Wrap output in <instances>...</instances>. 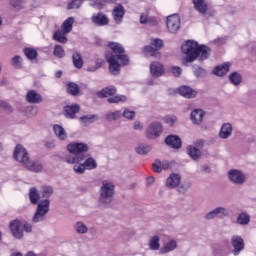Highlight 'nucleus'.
<instances>
[{
  "label": "nucleus",
  "mask_w": 256,
  "mask_h": 256,
  "mask_svg": "<svg viewBox=\"0 0 256 256\" xmlns=\"http://www.w3.org/2000/svg\"><path fill=\"white\" fill-rule=\"evenodd\" d=\"M24 166L32 172L39 173L42 171V165L39 162H31L28 160L27 164H24Z\"/></svg>",
  "instance_id": "obj_34"
},
{
  "label": "nucleus",
  "mask_w": 256,
  "mask_h": 256,
  "mask_svg": "<svg viewBox=\"0 0 256 256\" xmlns=\"http://www.w3.org/2000/svg\"><path fill=\"white\" fill-rule=\"evenodd\" d=\"M11 64L15 69H22L23 68V58L19 55H15L11 59Z\"/></svg>",
  "instance_id": "obj_40"
},
{
  "label": "nucleus",
  "mask_w": 256,
  "mask_h": 256,
  "mask_svg": "<svg viewBox=\"0 0 256 256\" xmlns=\"http://www.w3.org/2000/svg\"><path fill=\"white\" fill-rule=\"evenodd\" d=\"M149 246L151 250H158L160 248L159 238L157 236H154L150 240Z\"/></svg>",
  "instance_id": "obj_49"
},
{
  "label": "nucleus",
  "mask_w": 256,
  "mask_h": 256,
  "mask_svg": "<svg viewBox=\"0 0 256 256\" xmlns=\"http://www.w3.org/2000/svg\"><path fill=\"white\" fill-rule=\"evenodd\" d=\"M165 143L173 149H180L182 146V142L179 136H173V135L167 136Z\"/></svg>",
  "instance_id": "obj_22"
},
{
  "label": "nucleus",
  "mask_w": 256,
  "mask_h": 256,
  "mask_svg": "<svg viewBox=\"0 0 256 256\" xmlns=\"http://www.w3.org/2000/svg\"><path fill=\"white\" fill-rule=\"evenodd\" d=\"M121 117V112H119V110H116V112H108V114H106V119L108 121H116Z\"/></svg>",
  "instance_id": "obj_47"
},
{
  "label": "nucleus",
  "mask_w": 256,
  "mask_h": 256,
  "mask_svg": "<svg viewBox=\"0 0 256 256\" xmlns=\"http://www.w3.org/2000/svg\"><path fill=\"white\" fill-rule=\"evenodd\" d=\"M85 158V154H79V156H66L65 161L69 164H76L83 161Z\"/></svg>",
  "instance_id": "obj_38"
},
{
  "label": "nucleus",
  "mask_w": 256,
  "mask_h": 256,
  "mask_svg": "<svg viewBox=\"0 0 256 256\" xmlns=\"http://www.w3.org/2000/svg\"><path fill=\"white\" fill-rule=\"evenodd\" d=\"M73 23H74V18L73 17H68L63 24L61 25V30L64 33L69 34L72 31L73 28Z\"/></svg>",
  "instance_id": "obj_33"
},
{
  "label": "nucleus",
  "mask_w": 256,
  "mask_h": 256,
  "mask_svg": "<svg viewBox=\"0 0 256 256\" xmlns=\"http://www.w3.org/2000/svg\"><path fill=\"white\" fill-rule=\"evenodd\" d=\"M147 24H149V26H157L158 21L155 17H148Z\"/></svg>",
  "instance_id": "obj_61"
},
{
  "label": "nucleus",
  "mask_w": 256,
  "mask_h": 256,
  "mask_svg": "<svg viewBox=\"0 0 256 256\" xmlns=\"http://www.w3.org/2000/svg\"><path fill=\"white\" fill-rule=\"evenodd\" d=\"M150 151H151V146H144V144H141L140 146H138V148H136V152L139 155H146Z\"/></svg>",
  "instance_id": "obj_48"
},
{
  "label": "nucleus",
  "mask_w": 256,
  "mask_h": 256,
  "mask_svg": "<svg viewBox=\"0 0 256 256\" xmlns=\"http://www.w3.org/2000/svg\"><path fill=\"white\" fill-rule=\"evenodd\" d=\"M1 108L8 111V112H13V108L7 103L6 101L1 102Z\"/></svg>",
  "instance_id": "obj_59"
},
{
  "label": "nucleus",
  "mask_w": 256,
  "mask_h": 256,
  "mask_svg": "<svg viewBox=\"0 0 256 256\" xmlns=\"http://www.w3.org/2000/svg\"><path fill=\"white\" fill-rule=\"evenodd\" d=\"M67 93L71 96H77L80 92V86L75 82H68L66 84Z\"/></svg>",
  "instance_id": "obj_26"
},
{
  "label": "nucleus",
  "mask_w": 256,
  "mask_h": 256,
  "mask_svg": "<svg viewBox=\"0 0 256 256\" xmlns=\"http://www.w3.org/2000/svg\"><path fill=\"white\" fill-rule=\"evenodd\" d=\"M150 72L153 77H160L164 74V66L160 62L154 61L150 64Z\"/></svg>",
  "instance_id": "obj_17"
},
{
  "label": "nucleus",
  "mask_w": 256,
  "mask_h": 256,
  "mask_svg": "<svg viewBox=\"0 0 256 256\" xmlns=\"http://www.w3.org/2000/svg\"><path fill=\"white\" fill-rule=\"evenodd\" d=\"M177 247V243L175 241H170L169 243H167L162 249H161V253L162 254H166L168 252L173 251L174 249H176Z\"/></svg>",
  "instance_id": "obj_43"
},
{
  "label": "nucleus",
  "mask_w": 256,
  "mask_h": 256,
  "mask_svg": "<svg viewBox=\"0 0 256 256\" xmlns=\"http://www.w3.org/2000/svg\"><path fill=\"white\" fill-rule=\"evenodd\" d=\"M167 29L170 33H176L180 29V18L177 14L167 17Z\"/></svg>",
  "instance_id": "obj_9"
},
{
  "label": "nucleus",
  "mask_w": 256,
  "mask_h": 256,
  "mask_svg": "<svg viewBox=\"0 0 256 256\" xmlns=\"http://www.w3.org/2000/svg\"><path fill=\"white\" fill-rule=\"evenodd\" d=\"M91 21L93 24L99 27L107 26L109 24V18L101 11L93 14V16L91 17Z\"/></svg>",
  "instance_id": "obj_11"
},
{
  "label": "nucleus",
  "mask_w": 256,
  "mask_h": 256,
  "mask_svg": "<svg viewBox=\"0 0 256 256\" xmlns=\"http://www.w3.org/2000/svg\"><path fill=\"white\" fill-rule=\"evenodd\" d=\"M53 194V189L51 187H43L42 197L48 198Z\"/></svg>",
  "instance_id": "obj_53"
},
{
  "label": "nucleus",
  "mask_w": 256,
  "mask_h": 256,
  "mask_svg": "<svg viewBox=\"0 0 256 256\" xmlns=\"http://www.w3.org/2000/svg\"><path fill=\"white\" fill-rule=\"evenodd\" d=\"M26 101L30 104H39L42 103L43 96L37 90L30 89L26 93Z\"/></svg>",
  "instance_id": "obj_12"
},
{
  "label": "nucleus",
  "mask_w": 256,
  "mask_h": 256,
  "mask_svg": "<svg viewBox=\"0 0 256 256\" xmlns=\"http://www.w3.org/2000/svg\"><path fill=\"white\" fill-rule=\"evenodd\" d=\"M231 133H232L231 124H223L219 135L222 139H227L231 135Z\"/></svg>",
  "instance_id": "obj_36"
},
{
  "label": "nucleus",
  "mask_w": 256,
  "mask_h": 256,
  "mask_svg": "<svg viewBox=\"0 0 256 256\" xmlns=\"http://www.w3.org/2000/svg\"><path fill=\"white\" fill-rule=\"evenodd\" d=\"M163 131V126L160 122H152L146 130V136L148 139H156Z\"/></svg>",
  "instance_id": "obj_7"
},
{
  "label": "nucleus",
  "mask_w": 256,
  "mask_h": 256,
  "mask_svg": "<svg viewBox=\"0 0 256 256\" xmlns=\"http://www.w3.org/2000/svg\"><path fill=\"white\" fill-rule=\"evenodd\" d=\"M231 63L225 62L222 65H218L214 68L213 74L219 77L226 75L230 71Z\"/></svg>",
  "instance_id": "obj_20"
},
{
  "label": "nucleus",
  "mask_w": 256,
  "mask_h": 256,
  "mask_svg": "<svg viewBox=\"0 0 256 256\" xmlns=\"http://www.w3.org/2000/svg\"><path fill=\"white\" fill-rule=\"evenodd\" d=\"M23 230L26 232V233H32L33 232V225L29 224V223H25L23 225Z\"/></svg>",
  "instance_id": "obj_60"
},
{
  "label": "nucleus",
  "mask_w": 256,
  "mask_h": 256,
  "mask_svg": "<svg viewBox=\"0 0 256 256\" xmlns=\"http://www.w3.org/2000/svg\"><path fill=\"white\" fill-rule=\"evenodd\" d=\"M10 4L16 11H19L23 9L24 2L23 0H11Z\"/></svg>",
  "instance_id": "obj_50"
},
{
  "label": "nucleus",
  "mask_w": 256,
  "mask_h": 256,
  "mask_svg": "<svg viewBox=\"0 0 256 256\" xmlns=\"http://www.w3.org/2000/svg\"><path fill=\"white\" fill-rule=\"evenodd\" d=\"M227 215H228V213L224 208H217L214 211L208 213L206 215V219L210 220V219H213L214 217L223 218Z\"/></svg>",
  "instance_id": "obj_25"
},
{
  "label": "nucleus",
  "mask_w": 256,
  "mask_h": 256,
  "mask_svg": "<svg viewBox=\"0 0 256 256\" xmlns=\"http://www.w3.org/2000/svg\"><path fill=\"white\" fill-rule=\"evenodd\" d=\"M117 93V89L115 86L109 85L102 88L100 91L97 92V96L99 98H106L109 96H114Z\"/></svg>",
  "instance_id": "obj_19"
},
{
  "label": "nucleus",
  "mask_w": 256,
  "mask_h": 256,
  "mask_svg": "<svg viewBox=\"0 0 256 256\" xmlns=\"http://www.w3.org/2000/svg\"><path fill=\"white\" fill-rule=\"evenodd\" d=\"M198 42L194 40H187L181 46L182 54L186 55V62L191 63L198 58Z\"/></svg>",
  "instance_id": "obj_2"
},
{
  "label": "nucleus",
  "mask_w": 256,
  "mask_h": 256,
  "mask_svg": "<svg viewBox=\"0 0 256 256\" xmlns=\"http://www.w3.org/2000/svg\"><path fill=\"white\" fill-rule=\"evenodd\" d=\"M194 9L202 14L205 15L208 12V3L206 0H193Z\"/></svg>",
  "instance_id": "obj_21"
},
{
  "label": "nucleus",
  "mask_w": 256,
  "mask_h": 256,
  "mask_svg": "<svg viewBox=\"0 0 256 256\" xmlns=\"http://www.w3.org/2000/svg\"><path fill=\"white\" fill-rule=\"evenodd\" d=\"M83 165L86 170H94L97 167V162L94 160V158H86L85 162H83Z\"/></svg>",
  "instance_id": "obj_41"
},
{
  "label": "nucleus",
  "mask_w": 256,
  "mask_h": 256,
  "mask_svg": "<svg viewBox=\"0 0 256 256\" xmlns=\"http://www.w3.org/2000/svg\"><path fill=\"white\" fill-rule=\"evenodd\" d=\"M163 120L169 126H173L174 123L177 121V118H176V116H165V118H163Z\"/></svg>",
  "instance_id": "obj_52"
},
{
  "label": "nucleus",
  "mask_w": 256,
  "mask_h": 256,
  "mask_svg": "<svg viewBox=\"0 0 256 256\" xmlns=\"http://www.w3.org/2000/svg\"><path fill=\"white\" fill-rule=\"evenodd\" d=\"M114 185L112 182H108V180H103L102 188L100 191V201L107 200L114 195Z\"/></svg>",
  "instance_id": "obj_6"
},
{
  "label": "nucleus",
  "mask_w": 256,
  "mask_h": 256,
  "mask_svg": "<svg viewBox=\"0 0 256 256\" xmlns=\"http://www.w3.org/2000/svg\"><path fill=\"white\" fill-rule=\"evenodd\" d=\"M10 230L15 238L21 239L23 237V224L21 223V221L15 220L11 222Z\"/></svg>",
  "instance_id": "obj_13"
},
{
  "label": "nucleus",
  "mask_w": 256,
  "mask_h": 256,
  "mask_svg": "<svg viewBox=\"0 0 256 256\" xmlns=\"http://www.w3.org/2000/svg\"><path fill=\"white\" fill-rule=\"evenodd\" d=\"M123 117L128 120H132L135 117V112H133V110H128V109L124 110Z\"/></svg>",
  "instance_id": "obj_55"
},
{
  "label": "nucleus",
  "mask_w": 256,
  "mask_h": 256,
  "mask_svg": "<svg viewBox=\"0 0 256 256\" xmlns=\"http://www.w3.org/2000/svg\"><path fill=\"white\" fill-rule=\"evenodd\" d=\"M103 60L102 59H98L97 60V66H95V67H88V71L89 72H95L98 68H100L101 67V65L103 64Z\"/></svg>",
  "instance_id": "obj_58"
},
{
  "label": "nucleus",
  "mask_w": 256,
  "mask_h": 256,
  "mask_svg": "<svg viewBox=\"0 0 256 256\" xmlns=\"http://www.w3.org/2000/svg\"><path fill=\"white\" fill-rule=\"evenodd\" d=\"M53 55L59 59L64 58L65 56L64 48L60 44H56L54 47Z\"/></svg>",
  "instance_id": "obj_42"
},
{
  "label": "nucleus",
  "mask_w": 256,
  "mask_h": 256,
  "mask_svg": "<svg viewBox=\"0 0 256 256\" xmlns=\"http://www.w3.org/2000/svg\"><path fill=\"white\" fill-rule=\"evenodd\" d=\"M107 47L111 51H106L105 59L109 64V71L111 75L118 76L121 72V67L128 66L130 62L129 56L125 53L122 44L114 41L107 43Z\"/></svg>",
  "instance_id": "obj_1"
},
{
  "label": "nucleus",
  "mask_w": 256,
  "mask_h": 256,
  "mask_svg": "<svg viewBox=\"0 0 256 256\" xmlns=\"http://www.w3.org/2000/svg\"><path fill=\"white\" fill-rule=\"evenodd\" d=\"M203 73H204V69L201 68V67H198V68L195 70V75H196L197 77H200Z\"/></svg>",
  "instance_id": "obj_64"
},
{
  "label": "nucleus",
  "mask_w": 256,
  "mask_h": 256,
  "mask_svg": "<svg viewBox=\"0 0 256 256\" xmlns=\"http://www.w3.org/2000/svg\"><path fill=\"white\" fill-rule=\"evenodd\" d=\"M148 19H149L148 15L143 13L140 16V23L145 25V24H147Z\"/></svg>",
  "instance_id": "obj_62"
},
{
  "label": "nucleus",
  "mask_w": 256,
  "mask_h": 256,
  "mask_svg": "<svg viewBox=\"0 0 256 256\" xmlns=\"http://www.w3.org/2000/svg\"><path fill=\"white\" fill-rule=\"evenodd\" d=\"M73 170L75 173L81 175L85 172L86 168L84 163L83 164H75V166L73 167Z\"/></svg>",
  "instance_id": "obj_51"
},
{
  "label": "nucleus",
  "mask_w": 256,
  "mask_h": 256,
  "mask_svg": "<svg viewBox=\"0 0 256 256\" xmlns=\"http://www.w3.org/2000/svg\"><path fill=\"white\" fill-rule=\"evenodd\" d=\"M197 52L198 57H200L201 60H206L209 57L210 48L206 45H199Z\"/></svg>",
  "instance_id": "obj_31"
},
{
  "label": "nucleus",
  "mask_w": 256,
  "mask_h": 256,
  "mask_svg": "<svg viewBox=\"0 0 256 256\" xmlns=\"http://www.w3.org/2000/svg\"><path fill=\"white\" fill-rule=\"evenodd\" d=\"M14 158L20 163L26 165L29 163V152H27V150H25L21 144H17L14 150Z\"/></svg>",
  "instance_id": "obj_8"
},
{
  "label": "nucleus",
  "mask_w": 256,
  "mask_h": 256,
  "mask_svg": "<svg viewBox=\"0 0 256 256\" xmlns=\"http://www.w3.org/2000/svg\"><path fill=\"white\" fill-rule=\"evenodd\" d=\"M133 128L136 131H141L143 129V126H142L141 122H135Z\"/></svg>",
  "instance_id": "obj_63"
},
{
  "label": "nucleus",
  "mask_w": 256,
  "mask_h": 256,
  "mask_svg": "<svg viewBox=\"0 0 256 256\" xmlns=\"http://www.w3.org/2000/svg\"><path fill=\"white\" fill-rule=\"evenodd\" d=\"M49 205H50L49 200H43L38 204L36 213L32 220L34 223H39L44 220L45 215L49 211Z\"/></svg>",
  "instance_id": "obj_4"
},
{
  "label": "nucleus",
  "mask_w": 256,
  "mask_h": 256,
  "mask_svg": "<svg viewBox=\"0 0 256 256\" xmlns=\"http://www.w3.org/2000/svg\"><path fill=\"white\" fill-rule=\"evenodd\" d=\"M86 0H71L67 5L68 10L78 9Z\"/></svg>",
  "instance_id": "obj_45"
},
{
  "label": "nucleus",
  "mask_w": 256,
  "mask_h": 256,
  "mask_svg": "<svg viewBox=\"0 0 256 256\" xmlns=\"http://www.w3.org/2000/svg\"><path fill=\"white\" fill-rule=\"evenodd\" d=\"M171 72L175 77H179L182 74V69L179 66H172Z\"/></svg>",
  "instance_id": "obj_56"
},
{
  "label": "nucleus",
  "mask_w": 256,
  "mask_h": 256,
  "mask_svg": "<svg viewBox=\"0 0 256 256\" xmlns=\"http://www.w3.org/2000/svg\"><path fill=\"white\" fill-rule=\"evenodd\" d=\"M80 111V106L77 103H72L71 106L64 107V116L68 119H74L76 114Z\"/></svg>",
  "instance_id": "obj_15"
},
{
  "label": "nucleus",
  "mask_w": 256,
  "mask_h": 256,
  "mask_svg": "<svg viewBox=\"0 0 256 256\" xmlns=\"http://www.w3.org/2000/svg\"><path fill=\"white\" fill-rule=\"evenodd\" d=\"M67 33L63 30H56L53 34V40L57 41L61 44H66L68 41L67 37L65 36Z\"/></svg>",
  "instance_id": "obj_29"
},
{
  "label": "nucleus",
  "mask_w": 256,
  "mask_h": 256,
  "mask_svg": "<svg viewBox=\"0 0 256 256\" xmlns=\"http://www.w3.org/2000/svg\"><path fill=\"white\" fill-rule=\"evenodd\" d=\"M242 76L238 72H233L230 75V81L234 85H239L241 83Z\"/></svg>",
  "instance_id": "obj_44"
},
{
  "label": "nucleus",
  "mask_w": 256,
  "mask_h": 256,
  "mask_svg": "<svg viewBox=\"0 0 256 256\" xmlns=\"http://www.w3.org/2000/svg\"><path fill=\"white\" fill-rule=\"evenodd\" d=\"M178 92L181 96H183L187 99H192L197 96V91L187 85L180 86L178 89Z\"/></svg>",
  "instance_id": "obj_16"
},
{
  "label": "nucleus",
  "mask_w": 256,
  "mask_h": 256,
  "mask_svg": "<svg viewBox=\"0 0 256 256\" xmlns=\"http://www.w3.org/2000/svg\"><path fill=\"white\" fill-rule=\"evenodd\" d=\"M180 176L178 174H171L167 179V186L169 188H175L180 184Z\"/></svg>",
  "instance_id": "obj_32"
},
{
  "label": "nucleus",
  "mask_w": 256,
  "mask_h": 256,
  "mask_svg": "<svg viewBox=\"0 0 256 256\" xmlns=\"http://www.w3.org/2000/svg\"><path fill=\"white\" fill-rule=\"evenodd\" d=\"M187 152L188 155L195 161L201 157L200 150H198V148H195V146H188Z\"/></svg>",
  "instance_id": "obj_37"
},
{
  "label": "nucleus",
  "mask_w": 256,
  "mask_h": 256,
  "mask_svg": "<svg viewBox=\"0 0 256 256\" xmlns=\"http://www.w3.org/2000/svg\"><path fill=\"white\" fill-rule=\"evenodd\" d=\"M29 199L32 204L34 205L39 204V199H41V195L39 194V191H37V188L35 187L30 188Z\"/></svg>",
  "instance_id": "obj_28"
},
{
  "label": "nucleus",
  "mask_w": 256,
  "mask_h": 256,
  "mask_svg": "<svg viewBox=\"0 0 256 256\" xmlns=\"http://www.w3.org/2000/svg\"><path fill=\"white\" fill-rule=\"evenodd\" d=\"M237 222L240 225H247L250 222V216L246 213H242L239 215Z\"/></svg>",
  "instance_id": "obj_46"
},
{
  "label": "nucleus",
  "mask_w": 256,
  "mask_h": 256,
  "mask_svg": "<svg viewBox=\"0 0 256 256\" xmlns=\"http://www.w3.org/2000/svg\"><path fill=\"white\" fill-rule=\"evenodd\" d=\"M231 244L234 248L232 251L234 256H238L245 249L244 240L240 236H233Z\"/></svg>",
  "instance_id": "obj_10"
},
{
  "label": "nucleus",
  "mask_w": 256,
  "mask_h": 256,
  "mask_svg": "<svg viewBox=\"0 0 256 256\" xmlns=\"http://www.w3.org/2000/svg\"><path fill=\"white\" fill-rule=\"evenodd\" d=\"M96 118V116L94 115H90V116H81V121L86 124V123H92V120Z\"/></svg>",
  "instance_id": "obj_57"
},
{
  "label": "nucleus",
  "mask_w": 256,
  "mask_h": 256,
  "mask_svg": "<svg viewBox=\"0 0 256 256\" xmlns=\"http://www.w3.org/2000/svg\"><path fill=\"white\" fill-rule=\"evenodd\" d=\"M229 178L236 184H243L245 181V176L243 172H240V170H230Z\"/></svg>",
  "instance_id": "obj_18"
},
{
  "label": "nucleus",
  "mask_w": 256,
  "mask_h": 256,
  "mask_svg": "<svg viewBox=\"0 0 256 256\" xmlns=\"http://www.w3.org/2000/svg\"><path fill=\"white\" fill-rule=\"evenodd\" d=\"M73 65L76 69H82L84 61L82 55L79 52H74L72 55Z\"/></svg>",
  "instance_id": "obj_30"
},
{
  "label": "nucleus",
  "mask_w": 256,
  "mask_h": 256,
  "mask_svg": "<svg viewBox=\"0 0 256 256\" xmlns=\"http://www.w3.org/2000/svg\"><path fill=\"white\" fill-rule=\"evenodd\" d=\"M76 231L80 234H84L88 231L87 227L82 223L76 224Z\"/></svg>",
  "instance_id": "obj_54"
},
{
  "label": "nucleus",
  "mask_w": 256,
  "mask_h": 256,
  "mask_svg": "<svg viewBox=\"0 0 256 256\" xmlns=\"http://www.w3.org/2000/svg\"><path fill=\"white\" fill-rule=\"evenodd\" d=\"M164 42L162 39L159 38H151L150 45H146L143 47V52L146 55L151 57L160 58L161 53L159 52L163 49Z\"/></svg>",
  "instance_id": "obj_3"
},
{
  "label": "nucleus",
  "mask_w": 256,
  "mask_h": 256,
  "mask_svg": "<svg viewBox=\"0 0 256 256\" xmlns=\"http://www.w3.org/2000/svg\"><path fill=\"white\" fill-rule=\"evenodd\" d=\"M169 168V164H163V162H160V160H155L153 164V171L155 173H160L162 170H167Z\"/></svg>",
  "instance_id": "obj_39"
},
{
  "label": "nucleus",
  "mask_w": 256,
  "mask_h": 256,
  "mask_svg": "<svg viewBox=\"0 0 256 256\" xmlns=\"http://www.w3.org/2000/svg\"><path fill=\"white\" fill-rule=\"evenodd\" d=\"M204 115L205 112L198 108L197 110H193V112L191 113V120L195 125H200L203 121Z\"/></svg>",
  "instance_id": "obj_24"
},
{
  "label": "nucleus",
  "mask_w": 256,
  "mask_h": 256,
  "mask_svg": "<svg viewBox=\"0 0 256 256\" xmlns=\"http://www.w3.org/2000/svg\"><path fill=\"white\" fill-rule=\"evenodd\" d=\"M125 13H126V10L121 4H118L117 6L114 7L112 11V15L116 24L122 23V19L125 16Z\"/></svg>",
  "instance_id": "obj_14"
},
{
  "label": "nucleus",
  "mask_w": 256,
  "mask_h": 256,
  "mask_svg": "<svg viewBox=\"0 0 256 256\" xmlns=\"http://www.w3.org/2000/svg\"><path fill=\"white\" fill-rule=\"evenodd\" d=\"M23 53L29 61H35L39 58V52L33 47H24Z\"/></svg>",
  "instance_id": "obj_23"
},
{
  "label": "nucleus",
  "mask_w": 256,
  "mask_h": 256,
  "mask_svg": "<svg viewBox=\"0 0 256 256\" xmlns=\"http://www.w3.org/2000/svg\"><path fill=\"white\" fill-rule=\"evenodd\" d=\"M53 131L56 135V137L61 140V141H65L67 139V134L64 130V128H62L61 126H59V124H54L53 126Z\"/></svg>",
  "instance_id": "obj_27"
},
{
  "label": "nucleus",
  "mask_w": 256,
  "mask_h": 256,
  "mask_svg": "<svg viewBox=\"0 0 256 256\" xmlns=\"http://www.w3.org/2000/svg\"><path fill=\"white\" fill-rule=\"evenodd\" d=\"M109 104H118V103H124L127 101L126 95L120 94V95H115L111 96L107 99Z\"/></svg>",
  "instance_id": "obj_35"
},
{
  "label": "nucleus",
  "mask_w": 256,
  "mask_h": 256,
  "mask_svg": "<svg viewBox=\"0 0 256 256\" xmlns=\"http://www.w3.org/2000/svg\"><path fill=\"white\" fill-rule=\"evenodd\" d=\"M67 150L71 154L79 156L83 155V153H86L89 150V148L87 144H83V142H71L70 144H68Z\"/></svg>",
  "instance_id": "obj_5"
}]
</instances>
